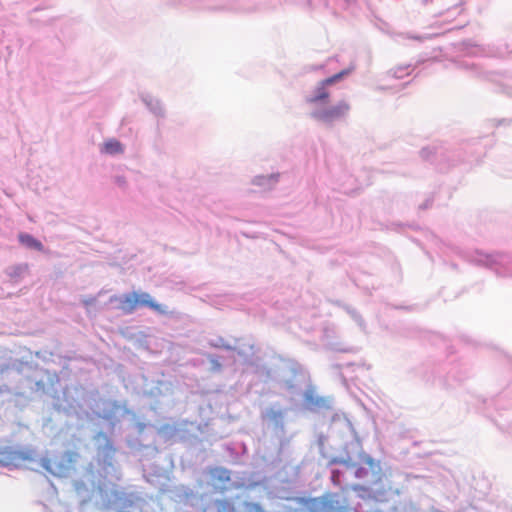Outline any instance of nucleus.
I'll return each instance as SVG.
<instances>
[{
    "label": "nucleus",
    "mask_w": 512,
    "mask_h": 512,
    "mask_svg": "<svg viewBox=\"0 0 512 512\" xmlns=\"http://www.w3.org/2000/svg\"><path fill=\"white\" fill-rule=\"evenodd\" d=\"M344 74V72H340L318 82L307 95L306 102L311 106V117L318 122L332 125L348 115L350 104L346 100H339L334 104L328 102L330 87L341 80Z\"/></svg>",
    "instance_id": "1"
},
{
    "label": "nucleus",
    "mask_w": 512,
    "mask_h": 512,
    "mask_svg": "<svg viewBox=\"0 0 512 512\" xmlns=\"http://www.w3.org/2000/svg\"><path fill=\"white\" fill-rule=\"evenodd\" d=\"M116 301L117 307L125 313H131L141 306H148L159 314H166L168 312L166 306L155 303L147 293L132 292L117 298Z\"/></svg>",
    "instance_id": "2"
},
{
    "label": "nucleus",
    "mask_w": 512,
    "mask_h": 512,
    "mask_svg": "<svg viewBox=\"0 0 512 512\" xmlns=\"http://www.w3.org/2000/svg\"><path fill=\"white\" fill-rule=\"evenodd\" d=\"M77 454L67 453L61 460L41 459V466L51 474L58 477H65L73 468V463L76 461Z\"/></svg>",
    "instance_id": "3"
},
{
    "label": "nucleus",
    "mask_w": 512,
    "mask_h": 512,
    "mask_svg": "<svg viewBox=\"0 0 512 512\" xmlns=\"http://www.w3.org/2000/svg\"><path fill=\"white\" fill-rule=\"evenodd\" d=\"M32 450L18 451L12 448L0 450V465L5 467H21L26 461H35Z\"/></svg>",
    "instance_id": "4"
},
{
    "label": "nucleus",
    "mask_w": 512,
    "mask_h": 512,
    "mask_svg": "<svg viewBox=\"0 0 512 512\" xmlns=\"http://www.w3.org/2000/svg\"><path fill=\"white\" fill-rule=\"evenodd\" d=\"M95 442L98 445V449H99L98 456L99 457L103 456V458H104L103 470L106 474H108V470H114L112 463L109 461L112 456L111 446L109 445L106 435H104L102 433H99L95 437Z\"/></svg>",
    "instance_id": "5"
},
{
    "label": "nucleus",
    "mask_w": 512,
    "mask_h": 512,
    "mask_svg": "<svg viewBox=\"0 0 512 512\" xmlns=\"http://www.w3.org/2000/svg\"><path fill=\"white\" fill-rule=\"evenodd\" d=\"M230 473L224 468H214L210 471V483L217 490H225L230 487Z\"/></svg>",
    "instance_id": "6"
},
{
    "label": "nucleus",
    "mask_w": 512,
    "mask_h": 512,
    "mask_svg": "<svg viewBox=\"0 0 512 512\" xmlns=\"http://www.w3.org/2000/svg\"><path fill=\"white\" fill-rule=\"evenodd\" d=\"M104 407L103 411H97V414L106 420L118 419L120 417H126L129 415V412L123 407L117 406L112 402L105 401L102 402Z\"/></svg>",
    "instance_id": "7"
},
{
    "label": "nucleus",
    "mask_w": 512,
    "mask_h": 512,
    "mask_svg": "<svg viewBox=\"0 0 512 512\" xmlns=\"http://www.w3.org/2000/svg\"><path fill=\"white\" fill-rule=\"evenodd\" d=\"M140 99L147 109L155 116L164 115V107L161 101L150 93H141Z\"/></svg>",
    "instance_id": "8"
},
{
    "label": "nucleus",
    "mask_w": 512,
    "mask_h": 512,
    "mask_svg": "<svg viewBox=\"0 0 512 512\" xmlns=\"http://www.w3.org/2000/svg\"><path fill=\"white\" fill-rule=\"evenodd\" d=\"M100 152L109 156H118L124 152V146L116 139H107L101 145Z\"/></svg>",
    "instance_id": "9"
},
{
    "label": "nucleus",
    "mask_w": 512,
    "mask_h": 512,
    "mask_svg": "<svg viewBox=\"0 0 512 512\" xmlns=\"http://www.w3.org/2000/svg\"><path fill=\"white\" fill-rule=\"evenodd\" d=\"M278 174L258 175L252 180V184L263 190H269L278 182Z\"/></svg>",
    "instance_id": "10"
},
{
    "label": "nucleus",
    "mask_w": 512,
    "mask_h": 512,
    "mask_svg": "<svg viewBox=\"0 0 512 512\" xmlns=\"http://www.w3.org/2000/svg\"><path fill=\"white\" fill-rule=\"evenodd\" d=\"M263 417L267 422L272 423L275 426L280 425L282 423V419H283L282 412L275 408L266 410L264 412Z\"/></svg>",
    "instance_id": "11"
},
{
    "label": "nucleus",
    "mask_w": 512,
    "mask_h": 512,
    "mask_svg": "<svg viewBox=\"0 0 512 512\" xmlns=\"http://www.w3.org/2000/svg\"><path fill=\"white\" fill-rule=\"evenodd\" d=\"M19 240L20 242L30 248V249H34V250H42V244L41 242H39L37 239L33 238L31 235H28V234H21L19 236Z\"/></svg>",
    "instance_id": "12"
},
{
    "label": "nucleus",
    "mask_w": 512,
    "mask_h": 512,
    "mask_svg": "<svg viewBox=\"0 0 512 512\" xmlns=\"http://www.w3.org/2000/svg\"><path fill=\"white\" fill-rule=\"evenodd\" d=\"M305 399L308 402V404L315 405V406H321L322 400L321 399H314L312 392L308 391L305 393Z\"/></svg>",
    "instance_id": "13"
},
{
    "label": "nucleus",
    "mask_w": 512,
    "mask_h": 512,
    "mask_svg": "<svg viewBox=\"0 0 512 512\" xmlns=\"http://www.w3.org/2000/svg\"><path fill=\"white\" fill-rule=\"evenodd\" d=\"M218 512H232L233 508L228 502H218Z\"/></svg>",
    "instance_id": "14"
},
{
    "label": "nucleus",
    "mask_w": 512,
    "mask_h": 512,
    "mask_svg": "<svg viewBox=\"0 0 512 512\" xmlns=\"http://www.w3.org/2000/svg\"><path fill=\"white\" fill-rule=\"evenodd\" d=\"M348 470L351 473H354L355 477H357V478H364L367 474V471L364 468H359V469L353 470L352 468L348 467Z\"/></svg>",
    "instance_id": "15"
},
{
    "label": "nucleus",
    "mask_w": 512,
    "mask_h": 512,
    "mask_svg": "<svg viewBox=\"0 0 512 512\" xmlns=\"http://www.w3.org/2000/svg\"><path fill=\"white\" fill-rule=\"evenodd\" d=\"M364 462L374 471L376 468H378V465L375 464L374 460L370 457L365 455L364 456Z\"/></svg>",
    "instance_id": "16"
},
{
    "label": "nucleus",
    "mask_w": 512,
    "mask_h": 512,
    "mask_svg": "<svg viewBox=\"0 0 512 512\" xmlns=\"http://www.w3.org/2000/svg\"><path fill=\"white\" fill-rule=\"evenodd\" d=\"M24 272H25V267L18 266V267L13 268V274L12 275L20 276Z\"/></svg>",
    "instance_id": "17"
},
{
    "label": "nucleus",
    "mask_w": 512,
    "mask_h": 512,
    "mask_svg": "<svg viewBox=\"0 0 512 512\" xmlns=\"http://www.w3.org/2000/svg\"><path fill=\"white\" fill-rule=\"evenodd\" d=\"M97 490L99 493H102L104 491V485H102V483H98L97 484Z\"/></svg>",
    "instance_id": "18"
},
{
    "label": "nucleus",
    "mask_w": 512,
    "mask_h": 512,
    "mask_svg": "<svg viewBox=\"0 0 512 512\" xmlns=\"http://www.w3.org/2000/svg\"><path fill=\"white\" fill-rule=\"evenodd\" d=\"M337 477H338V472H337V471H333L332 480H333L334 482L338 481V480H337Z\"/></svg>",
    "instance_id": "19"
},
{
    "label": "nucleus",
    "mask_w": 512,
    "mask_h": 512,
    "mask_svg": "<svg viewBox=\"0 0 512 512\" xmlns=\"http://www.w3.org/2000/svg\"><path fill=\"white\" fill-rule=\"evenodd\" d=\"M252 508H253V510H255L256 512H263V511L261 510L260 506H258V505H253V506H252Z\"/></svg>",
    "instance_id": "20"
},
{
    "label": "nucleus",
    "mask_w": 512,
    "mask_h": 512,
    "mask_svg": "<svg viewBox=\"0 0 512 512\" xmlns=\"http://www.w3.org/2000/svg\"><path fill=\"white\" fill-rule=\"evenodd\" d=\"M169 429H170L169 427H164V428L160 431V434H167Z\"/></svg>",
    "instance_id": "21"
},
{
    "label": "nucleus",
    "mask_w": 512,
    "mask_h": 512,
    "mask_svg": "<svg viewBox=\"0 0 512 512\" xmlns=\"http://www.w3.org/2000/svg\"><path fill=\"white\" fill-rule=\"evenodd\" d=\"M345 424H346L347 427L351 428V424H350V422L348 420H345Z\"/></svg>",
    "instance_id": "22"
},
{
    "label": "nucleus",
    "mask_w": 512,
    "mask_h": 512,
    "mask_svg": "<svg viewBox=\"0 0 512 512\" xmlns=\"http://www.w3.org/2000/svg\"><path fill=\"white\" fill-rule=\"evenodd\" d=\"M75 488L78 492L80 491V486L78 484L75 485Z\"/></svg>",
    "instance_id": "23"
}]
</instances>
